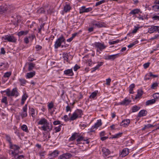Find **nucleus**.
<instances>
[{"mask_svg": "<svg viewBox=\"0 0 159 159\" xmlns=\"http://www.w3.org/2000/svg\"><path fill=\"white\" fill-rule=\"evenodd\" d=\"M8 152L10 155H11L12 157H14L16 159H21L24 157V156L22 155H19V153L20 152L16 151H13V150H9Z\"/></svg>", "mask_w": 159, "mask_h": 159, "instance_id": "1", "label": "nucleus"}, {"mask_svg": "<svg viewBox=\"0 0 159 159\" xmlns=\"http://www.w3.org/2000/svg\"><path fill=\"white\" fill-rule=\"evenodd\" d=\"M65 39L63 36H61L58 38L55 42L54 44V48L55 49H57L61 46V44L64 42Z\"/></svg>", "mask_w": 159, "mask_h": 159, "instance_id": "2", "label": "nucleus"}, {"mask_svg": "<svg viewBox=\"0 0 159 159\" xmlns=\"http://www.w3.org/2000/svg\"><path fill=\"white\" fill-rule=\"evenodd\" d=\"M4 40H7L9 42L15 43L16 41V39L12 35H5L2 37Z\"/></svg>", "mask_w": 159, "mask_h": 159, "instance_id": "3", "label": "nucleus"}, {"mask_svg": "<svg viewBox=\"0 0 159 159\" xmlns=\"http://www.w3.org/2000/svg\"><path fill=\"white\" fill-rule=\"evenodd\" d=\"M41 128L43 130L49 132L52 129V126L51 124L48 122L44 125L42 126Z\"/></svg>", "mask_w": 159, "mask_h": 159, "instance_id": "4", "label": "nucleus"}, {"mask_svg": "<svg viewBox=\"0 0 159 159\" xmlns=\"http://www.w3.org/2000/svg\"><path fill=\"white\" fill-rule=\"evenodd\" d=\"M156 31H158L159 33V26H152L151 28L148 29V32L152 34Z\"/></svg>", "mask_w": 159, "mask_h": 159, "instance_id": "5", "label": "nucleus"}, {"mask_svg": "<svg viewBox=\"0 0 159 159\" xmlns=\"http://www.w3.org/2000/svg\"><path fill=\"white\" fill-rule=\"evenodd\" d=\"M71 156V154L69 153H64L60 155L58 157V159H69Z\"/></svg>", "mask_w": 159, "mask_h": 159, "instance_id": "6", "label": "nucleus"}, {"mask_svg": "<svg viewBox=\"0 0 159 159\" xmlns=\"http://www.w3.org/2000/svg\"><path fill=\"white\" fill-rule=\"evenodd\" d=\"M27 104H26L23 108V111L20 113V115L22 118L27 116Z\"/></svg>", "mask_w": 159, "mask_h": 159, "instance_id": "7", "label": "nucleus"}, {"mask_svg": "<svg viewBox=\"0 0 159 159\" xmlns=\"http://www.w3.org/2000/svg\"><path fill=\"white\" fill-rule=\"evenodd\" d=\"M129 152V149L127 148H124L122 151L120 152V156L121 157H123L127 155Z\"/></svg>", "mask_w": 159, "mask_h": 159, "instance_id": "8", "label": "nucleus"}, {"mask_svg": "<svg viewBox=\"0 0 159 159\" xmlns=\"http://www.w3.org/2000/svg\"><path fill=\"white\" fill-rule=\"evenodd\" d=\"M94 45L95 46L98 48L100 50H102L106 48V46L104 45V44L100 43H96L94 44Z\"/></svg>", "mask_w": 159, "mask_h": 159, "instance_id": "9", "label": "nucleus"}, {"mask_svg": "<svg viewBox=\"0 0 159 159\" xmlns=\"http://www.w3.org/2000/svg\"><path fill=\"white\" fill-rule=\"evenodd\" d=\"M130 120L129 119L124 120L120 123V125L123 127L127 126L130 123Z\"/></svg>", "mask_w": 159, "mask_h": 159, "instance_id": "10", "label": "nucleus"}, {"mask_svg": "<svg viewBox=\"0 0 159 159\" xmlns=\"http://www.w3.org/2000/svg\"><path fill=\"white\" fill-rule=\"evenodd\" d=\"M131 102V101L130 100L128 99V98H126L123 101L120 102L119 103V104L124 106H126L128 105Z\"/></svg>", "mask_w": 159, "mask_h": 159, "instance_id": "11", "label": "nucleus"}, {"mask_svg": "<svg viewBox=\"0 0 159 159\" xmlns=\"http://www.w3.org/2000/svg\"><path fill=\"white\" fill-rule=\"evenodd\" d=\"M92 9L91 7L88 8H85V7H82L81 8L80 10V13H82L85 12H88L91 11Z\"/></svg>", "mask_w": 159, "mask_h": 159, "instance_id": "12", "label": "nucleus"}, {"mask_svg": "<svg viewBox=\"0 0 159 159\" xmlns=\"http://www.w3.org/2000/svg\"><path fill=\"white\" fill-rule=\"evenodd\" d=\"M102 124L101 120H98L97 122L95 124V125L93 126L91 128V129H93L94 128L97 129L98 127L100 126Z\"/></svg>", "mask_w": 159, "mask_h": 159, "instance_id": "13", "label": "nucleus"}, {"mask_svg": "<svg viewBox=\"0 0 159 159\" xmlns=\"http://www.w3.org/2000/svg\"><path fill=\"white\" fill-rule=\"evenodd\" d=\"M79 137V134L76 133H73L69 139V141H72L75 140L76 138Z\"/></svg>", "mask_w": 159, "mask_h": 159, "instance_id": "14", "label": "nucleus"}, {"mask_svg": "<svg viewBox=\"0 0 159 159\" xmlns=\"http://www.w3.org/2000/svg\"><path fill=\"white\" fill-rule=\"evenodd\" d=\"M71 7L69 4L66 3L64 7L63 11L65 12H67L69 11L71 9Z\"/></svg>", "mask_w": 159, "mask_h": 159, "instance_id": "15", "label": "nucleus"}, {"mask_svg": "<svg viewBox=\"0 0 159 159\" xmlns=\"http://www.w3.org/2000/svg\"><path fill=\"white\" fill-rule=\"evenodd\" d=\"M119 54L111 55H108L105 57L106 59H110L114 60L117 57Z\"/></svg>", "mask_w": 159, "mask_h": 159, "instance_id": "16", "label": "nucleus"}, {"mask_svg": "<svg viewBox=\"0 0 159 159\" xmlns=\"http://www.w3.org/2000/svg\"><path fill=\"white\" fill-rule=\"evenodd\" d=\"M102 152L103 153V155L104 157L107 156L110 154V152L108 149L104 148H103L102 149Z\"/></svg>", "mask_w": 159, "mask_h": 159, "instance_id": "17", "label": "nucleus"}, {"mask_svg": "<svg viewBox=\"0 0 159 159\" xmlns=\"http://www.w3.org/2000/svg\"><path fill=\"white\" fill-rule=\"evenodd\" d=\"M10 148L14 150V151H16L17 152H18V150L20 149V147L19 146L16 145H13L12 143L10 145Z\"/></svg>", "mask_w": 159, "mask_h": 159, "instance_id": "18", "label": "nucleus"}, {"mask_svg": "<svg viewBox=\"0 0 159 159\" xmlns=\"http://www.w3.org/2000/svg\"><path fill=\"white\" fill-rule=\"evenodd\" d=\"M18 95V92L17 89L16 88L13 89L11 92V96H16V97Z\"/></svg>", "mask_w": 159, "mask_h": 159, "instance_id": "19", "label": "nucleus"}, {"mask_svg": "<svg viewBox=\"0 0 159 159\" xmlns=\"http://www.w3.org/2000/svg\"><path fill=\"white\" fill-rule=\"evenodd\" d=\"M48 122V120L44 118H42L38 122V125H44Z\"/></svg>", "mask_w": 159, "mask_h": 159, "instance_id": "20", "label": "nucleus"}, {"mask_svg": "<svg viewBox=\"0 0 159 159\" xmlns=\"http://www.w3.org/2000/svg\"><path fill=\"white\" fill-rule=\"evenodd\" d=\"M147 114V111L145 110H142L139 113L138 116L141 117L145 116Z\"/></svg>", "mask_w": 159, "mask_h": 159, "instance_id": "21", "label": "nucleus"}, {"mask_svg": "<svg viewBox=\"0 0 159 159\" xmlns=\"http://www.w3.org/2000/svg\"><path fill=\"white\" fill-rule=\"evenodd\" d=\"M35 75V72L33 71L32 72L28 73L27 74L26 77L27 78H30L33 77Z\"/></svg>", "mask_w": 159, "mask_h": 159, "instance_id": "22", "label": "nucleus"}, {"mask_svg": "<svg viewBox=\"0 0 159 159\" xmlns=\"http://www.w3.org/2000/svg\"><path fill=\"white\" fill-rule=\"evenodd\" d=\"M64 73L66 75L72 76L73 75L72 69H68L64 71Z\"/></svg>", "mask_w": 159, "mask_h": 159, "instance_id": "23", "label": "nucleus"}, {"mask_svg": "<svg viewBox=\"0 0 159 159\" xmlns=\"http://www.w3.org/2000/svg\"><path fill=\"white\" fill-rule=\"evenodd\" d=\"M48 14H53L55 12V10L52 7L50 6L48 9L47 10Z\"/></svg>", "mask_w": 159, "mask_h": 159, "instance_id": "24", "label": "nucleus"}, {"mask_svg": "<svg viewBox=\"0 0 159 159\" xmlns=\"http://www.w3.org/2000/svg\"><path fill=\"white\" fill-rule=\"evenodd\" d=\"M76 114L79 118L81 117V116L83 114L82 111L80 109H77L75 112Z\"/></svg>", "mask_w": 159, "mask_h": 159, "instance_id": "25", "label": "nucleus"}, {"mask_svg": "<svg viewBox=\"0 0 159 159\" xmlns=\"http://www.w3.org/2000/svg\"><path fill=\"white\" fill-rule=\"evenodd\" d=\"M140 11V10L138 9H136L132 10L129 13V14L132 15H135L139 13Z\"/></svg>", "mask_w": 159, "mask_h": 159, "instance_id": "26", "label": "nucleus"}, {"mask_svg": "<svg viewBox=\"0 0 159 159\" xmlns=\"http://www.w3.org/2000/svg\"><path fill=\"white\" fill-rule=\"evenodd\" d=\"M137 94L136 95L135 99H137V98H139L140 97H141L143 94V91L141 90H137Z\"/></svg>", "mask_w": 159, "mask_h": 159, "instance_id": "27", "label": "nucleus"}, {"mask_svg": "<svg viewBox=\"0 0 159 159\" xmlns=\"http://www.w3.org/2000/svg\"><path fill=\"white\" fill-rule=\"evenodd\" d=\"M156 101V100L154 99L148 100L146 102V105L148 106L153 104L155 103Z\"/></svg>", "mask_w": 159, "mask_h": 159, "instance_id": "28", "label": "nucleus"}, {"mask_svg": "<svg viewBox=\"0 0 159 159\" xmlns=\"http://www.w3.org/2000/svg\"><path fill=\"white\" fill-rule=\"evenodd\" d=\"M28 32V30H25V31H21L18 33V35L19 36H20L23 35H26Z\"/></svg>", "mask_w": 159, "mask_h": 159, "instance_id": "29", "label": "nucleus"}, {"mask_svg": "<svg viewBox=\"0 0 159 159\" xmlns=\"http://www.w3.org/2000/svg\"><path fill=\"white\" fill-rule=\"evenodd\" d=\"M79 118L77 116L75 112L72 114V116L70 118V120H73L76 119L77 118Z\"/></svg>", "mask_w": 159, "mask_h": 159, "instance_id": "30", "label": "nucleus"}, {"mask_svg": "<svg viewBox=\"0 0 159 159\" xmlns=\"http://www.w3.org/2000/svg\"><path fill=\"white\" fill-rule=\"evenodd\" d=\"M135 85L134 84H131L129 87V91L130 93H133V89L134 88Z\"/></svg>", "mask_w": 159, "mask_h": 159, "instance_id": "31", "label": "nucleus"}, {"mask_svg": "<svg viewBox=\"0 0 159 159\" xmlns=\"http://www.w3.org/2000/svg\"><path fill=\"white\" fill-rule=\"evenodd\" d=\"M59 152L55 150L53 151L50 154V156L53 157H57Z\"/></svg>", "mask_w": 159, "mask_h": 159, "instance_id": "32", "label": "nucleus"}, {"mask_svg": "<svg viewBox=\"0 0 159 159\" xmlns=\"http://www.w3.org/2000/svg\"><path fill=\"white\" fill-rule=\"evenodd\" d=\"M102 24L100 23L99 22H97L95 23H94L93 25V28H100L102 26Z\"/></svg>", "mask_w": 159, "mask_h": 159, "instance_id": "33", "label": "nucleus"}, {"mask_svg": "<svg viewBox=\"0 0 159 159\" xmlns=\"http://www.w3.org/2000/svg\"><path fill=\"white\" fill-rule=\"evenodd\" d=\"M35 66V64L33 63L30 62L29 63L28 70L29 71L31 70Z\"/></svg>", "mask_w": 159, "mask_h": 159, "instance_id": "34", "label": "nucleus"}, {"mask_svg": "<svg viewBox=\"0 0 159 159\" xmlns=\"http://www.w3.org/2000/svg\"><path fill=\"white\" fill-rule=\"evenodd\" d=\"M78 139H76V141L77 142V145H78L80 144V142L82 141V140H84V137L82 136H80L79 135V137H78Z\"/></svg>", "mask_w": 159, "mask_h": 159, "instance_id": "35", "label": "nucleus"}, {"mask_svg": "<svg viewBox=\"0 0 159 159\" xmlns=\"http://www.w3.org/2000/svg\"><path fill=\"white\" fill-rule=\"evenodd\" d=\"M37 12L38 14H41L44 13L45 11L43 8L41 7L37 11Z\"/></svg>", "mask_w": 159, "mask_h": 159, "instance_id": "36", "label": "nucleus"}, {"mask_svg": "<svg viewBox=\"0 0 159 159\" xmlns=\"http://www.w3.org/2000/svg\"><path fill=\"white\" fill-rule=\"evenodd\" d=\"M140 109L139 107L136 106H134L132 107V112H135L138 111Z\"/></svg>", "mask_w": 159, "mask_h": 159, "instance_id": "37", "label": "nucleus"}, {"mask_svg": "<svg viewBox=\"0 0 159 159\" xmlns=\"http://www.w3.org/2000/svg\"><path fill=\"white\" fill-rule=\"evenodd\" d=\"M138 41L137 40H136L134 42L128 45V47L129 48H131L133 47L136 44L138 43Z\"/></svg>", "mask_w": 159, "mask_h": 159, "instance_id": "38", "label": "nucleus"}, {"mask_svg": "<svg viewBox=\"0 0 159 159\" xmlns=\"http://www.w3.org/2000/svg\"><path fill=\"white\" fill-rule=\"evenodd\" d=\"M1 102L6 104H7V97H3L1 100Z\"/></svg>", "mask_w": 159, "mask_h": 159, "instance_id": "39", "label": "nucleus"}, {"mask_svg": "<svg viewBox=\"0 0 159 159\" xmlns=\"http://www.w3.org/2000/svg\"><path fill=\"white\" fill-rule=\"evenodd\" d=\"M63 58L64 60L66 61V62L68 61V55L67 53H64L63 54Z\"/></svg>", "mask_w": 159, "mask_h": 159, "instance_id": "40", "label": "nucleus"}, {"mask_svg": "<svg viewBox=\"0 0 159 159\" xmlns=\"http://www.w3.org/2000/svg\"><path fill=\"white\" fill-rule=\"evenodd\" d=\"M2 11H6L8 9V7L7 5H5L3 6H2Z\"/></svg>", "mask_w": 159, "mask_h": 159, "instance_id": "41", "label": "nucleus"}, {"mask_svg": "<svg viewBox=\"0 0 159 159\" xmlns=\"http://www.w3.org/2000/svg\"><path fill=\"white\" fill-rule=\"evenodd\" d=\"M153 126L152 125L150 124H148L147 125H145L144 127L142 129V130H144L146 129H148L152 127Z\"/></svg>", "mask_w": 159, "mask_h": 159, "instance_id": "42", "label": "nucleus"}, {"mask_svg": "<svg viewBox=\"0 0 159 159\" xmlns=\"http://www.w3.org/2000/svg\"><path fill=\"white\" fill-rule=\"evenodd\" d=\"M153 97L155 100L156 99H159V93H156L154 94Z\"/></svg>", "mask_w": 159, "mask_h": 159, "instance_id": "43", "label": "nucleus"}, {"mask_svg": "<svg viewBox=\"0 0 159 159\" xmlns=\"http://www.w3.org/2000/svg\"><path fill=\"white\" fill-rule=\"evenodd\" d=\"M159 38V34H157L155 35L153 37L151 38L150 40H153L155 39H158Z\"/></svg>", "mask_w": 159, "mask_h": 159, "instance_id": "44", "label": "nucleus"}, {"mask_svg": "<svg viewBox=\"0 0 159 159\" xmlns=\"http://www.w3.org/2000/svg\"><path fill=\"white\" fill-rule=\"evenodd\" d=\"M44 25V24L43 23L42 24H41V25H40V28L39 29V31H38L39 33H40L41 32V30H44V28L43 27Z\"/></svg>", "mask_w": 159, "mask_h": 159, "instance_id": "45", "label": "nucleus"}, {"mask_svg": "<svg viewBox=\"0 0 159 159\" xmlns=\"http://www.w3.org/2000/svg\"><path fill=\"white\" fill-rule=\"evenodd\" d=\"M153 9L156 11H159V5H155L152 6Z\"/></svg>", "mask_w": 159, "mask_h": 159, "instance_id": "46", "label": "nucleus"}, {"mask_svg": "<svg viewBox=\"0 0 159 159\" xmlns=\"http://www.w3.org/2000/svg\"><path fill=\"white\" fill-rule=\"evenodd\" d=\"M21 129L24 131L26 132L28 131V128L27 126L25 125H23L21 126Z\"/></svg>", "mask_w": 159, "mask_h": 159, "instance_id": "47", "label": "nucleus"}, {"mask_svg": "<svg viewBox=\"0 0 159 159\" xmlns=\"http://www.w3.org/2000/svg\"><path fill=\"white\" fill-rule=\"evenodd\" d=\"M11 75V72H7L5 73L4 75L5 77H9Z\"/></svg>", "mask_w": 159, "mask_h": 159, "instance_id": "48", "label": "nucleus"}, {"mask_svg": "<svg viewBox=\"0 0 159 159\" xmlns=\"http://www.w3.org/2000/svg\"><path fill=\"white\" fill-rule=\"evenodd\" d=\"M45 153V151H41L39 152V154L41 158L44 157Z\"/></svg>", "mask_w": 159, "mask_h": 159, "instance_id": "49", "label": "nucleus"}, {"mask_svg": "<svg viewBox=\"0 0 159 159\" xmlns=\"http://www.w3.org/2000/svg\"><path fill=\"white\" fill-rule=\"evenodd\" d=\"M19 80L21 85L25 84L26 82V81L24 79H20Z\"/></svg>", "mask_w": 159, "mask_h": 159, "instance_id": "50", "label": "nucleus"}, {"mask_svg": "<svg viewBox=\"0 0 159 159\" xmlns=\"http://www.w3.org/2000/svg\"><path fill=\"white\" fill-rule=\"evenodd\" d=\"M11 91L9 89H7L6 90V93L7 96L9 97L11 96Z\"/></svg>", "mask_w": 159, "mask_h": 159, "instance_id": "51", "label": "nucleus"}, {"mask_svg": "<svg viewBox=\"0 0 159 159\" xmlns=\"http://www.w3.org/2000/svg\"><path fill=\"white\" fill-rule=\"evenodd\" d=\"M96 95L97 93L96 92H93L91 94L89 98H94L96 96Z\"/></svg>", "mask_w": 159, "mask_h": 159, "instance_id": "52", "label": "nucleus"}, {"mask_svg": "<svg viewBox=\"0 0 159 159\" xmlns=\"http://www.w3.org/2000/svg\"><path fill=\"white\" fill-rule=\"evenodd\" d=\"M105 0H102L100 1L99 2H97L96 4L95 5L96 6H98V5H99L100 4H101L102 3H104L105 2Z\"/></svg>", "mask_w": 159, "mask_h": 159, "instance_id": "53", "label": "nucleus"}, {"mask_svg": "<svg viewBox=\"0 0 159 159\" xmlns=\"http://www.w3.org/2000/svg\"><path fill=\"white\" fill-rule=\"evenodd\" d=\"M111 81V80L110 78L107 79L106 80V84L108 85H110Z\"/></svg>", "mask_w": 159, "mask_h": 159, "instance_id": "54", "label": "nucleus"}, {"mask_svg": "<svg viewBox=\"0 0 159 159\" xmlns=\"http://www.w3.org/2000/svg\"><path fill=\"white\" fill-rule=\"evenodd\" d=\"M61 125L59 126L58 127L55 128L54 129L55 130V132H57L61 130Z\"/></svg>", "mask_w": 159, "mask_h": 159, "instance_id": "55", "label": "nucleus"}, {"mask_svg": "<svg viewBox=\"0 0 159 159\" xmlns=\"http://www.w3.org/2000/svg\"><path fill=\"white\" fill-rule=\"evenodd\" d=\"M6 140L9 143V145H10V144H11L12 143L11 142V138H10V137L8 136H6Z\"/></svg>", "mask_w": 159, "mask_h": 159, "instance_id": "56", "label": "nucleus"}, {"mask_svg": "<svg viewBox=\"0 0 159 159\" xmlns=\"http://www.w3.org/2000/svg\"><path fill=\"white\" fill-rule=\"evenodd\" d=\"M119 42V40H117L116 41H113L109 42V43L110 45L115 44L116 43H118Z\"/></svg>", "mask_w": 159, "mask_h": 159, "instance_id": "57", "label": "nucleus"}, {"mask_svg": "<svg viewBox=\"0 0 159 159\" xmlns=\"http://www.w3.org/2000/svg\"><path fill=\"white\" fill-rule=\"evenodd\" d=\"M150 63L149 62H147L143 64V67L144 68L146 69L148 68L150 65Z\"/></svg>", "mask_w": 159, "mask_h": 159, "instance_id": "58", "label": "nucleus"}, {"mask_svg": "<svg viewBox=\"0 0 159 159\" xmlns=\"http://www.w3.org/2000/svg\"><path fill=\"white\" fill-rule=\"evenodd\" d=\"M53 106V104L52 102H51V103H49L48 105V108L50 109H51L52 108Z\"/></svg>", "mask_w": 159, "mask_h": 159, "instance_id": "59", "label": "nucleus"}, {"mask_svg": "<svg viewBox=\"0 0 159 159\" xmlns=\"http://www.w3.org/2000/svg\"><path fill=\"white\" fill-rule=\"evenodd\" d=\"M31 111L32 112L31 114V116L33 117H34L35 116L34 110L33 108H32L31 109Z\"/></svg>", "mask_w": 159, "mask_h": 159, "instance_id": "60", "label": "nucleus"}, {"mask_svg": "<svg viewBox=\"0 0 159 159\" xmlns=\"http://www.w3.org/2000/svg\"><path fill=\"white\" fill-rule=\"evenodd\" d=\"M158 86V84L157 83H153L151 86V88L153 89H154L155 88Z\"/></svg>", "mask_w": 159, "mask_h": 159, "instance_id": "61", "label": "nucleus"}, {"mask_svg": "<svg viewBox=\"0 0 159 159\" xmlns=\"http://www.w3.org/2000/svg\"><path fill=\"white\" fill-rule=\"evenodd\" d=\"M27 97H28V96L26 94H24L22 96V100H23L24 101H25L26 100Z\"/></svg>", "mask_w": 159, "mask_h": 159, "instance_id": "62", "label": "nucleus"}, {"mask_svg": "<svg viewBox=\"0 0 159 159\" xmlns=\"http://www.w3.org/2000/svg\"><path fill=\"white\" fill-rule=\"evenodd\" d=\"M122 134V133H118L117 134H116L114 135L112 137L113 138H118L119 137H120Z\"/></svg>", "mask_w": 159, "mask_h": 159, "instance_id": "63", "label": "nucleus"}, {"mask_svg": "<svg viewBox=\"0 0 159 159\" xmlns=\"http://www.w3.org/2000/svg\"><path fill=\"white\" fill-rule=\"evenodd\" d=\"M152 18L154 20H159V16H153Z\"/></svg>", "mask_w": 159, "mask_h": 159, "instance_id": "64", "label": "nucleus"}]
</instances>
